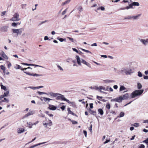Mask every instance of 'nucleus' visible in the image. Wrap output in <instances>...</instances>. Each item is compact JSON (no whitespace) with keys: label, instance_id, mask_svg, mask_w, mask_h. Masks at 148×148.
I'll list each match as a JSON object with an SVG mask.
<instances>
[{"label":"nucleus","instance_id":"nucleus-1","mask_svg":"<svg viewBox=\"0 0 148 148\" xmlns=\"http://www.w3.org/2000/svg\"><path fill=\"white\" fill-rule=\"evenodd\" d=\"M50 96L52 97H56V99L57 100H64V99L63 95L58 93H54L52 92H50L49 93Z\"/></svg>","mask_w":148,"mask_h":148},{"label":"nucleus","instance_id":"nucleus-2","mask_svg":"<svg viewBox=\"0 0 148 148\" xmlns=\"http://www.w3.org/2000/svg\"><path fill=\"white\" fill-rule=\"evenodd\" d=\"M143 89L138 90L134 91L130 95V96L132 98L140 96L143 93Z\"/></svg>","mask_w":148,"mask_h":148},{"label":"nucleus","instance_id":"nucleus-3","mask_svg":"<svg viewBox=\"0 0 148 148\" xmlns=\"http://www.w3.org/2000/svg\"><path fill=\"white\" fill-rule=\"evenodd\" d=\"M76 58L77 60V64L79 66H81V63L82 62V63L86 65L89 67L91 68L90 65L89 63L87 62L85 60L83 59H81L78 56H76Z\"/></svg>","mask_w":148,"mask_h":148},{"label":"nucleus","instance_id":"nucleus-4","mask_svg":"<svg viewBox=\"0 0 148 148\" xmlns=\"http://www.w3.org/2000/svg\"><path fill=\"white\" fill-rule=\"evenodd\" d=\"M76 58L77 60V64L79 66H81V63L82 62V63L86 65L89 67L91 68L90 65L89 63L87 62L85 60L83 59H81L78 56H76Z\"/></svg>","mask_w":148,"mask_h":148},{"label":"nucleus","instance_id":"nucleus-5","mask_svg":"<svg viewBox=\"0 0 148 148\" xmlns=\"http://www.w3.org/2000/svg\"><path fill=\"white\" fill-rule=\"evenodd\" d=\"M141 15V14H140L135 16L129 15L127 16L126 17H125L124 19L128 20L133 19L134 20H136L139 19Z\"/></svg>","mask_w":148,"mask_h":148},{"label":"nucleus","instance_id":"nucleus-6","mask_svg":"<svg viewBox=\"0 0 148 148\" xmlns=\"http://www.w3.org/2000/svg\"><path fill=\"white\" fill-rule=\"evenodd\" d=\"M43 125L45 126V127H48V126H51L52 125L51 121L48 119L46 118L45 121H43Z\"/></svg>","mask_w":148,"mask_h":148},{"label":"nucleus","instance_id":"nucleus-7","mask_svg":"<svg viewBox=\"0 0 148 148\" xmlns=\"http://www.w3.org/2000/svg\"><path fill=\"white\" fill-rule=\"evenodd\" d=\"M23 30V29L22 28L18 29H12L13 33L16 34L17 35L18 34L21 35L22 33Z\"/></svg>","mask_w":148,"mask_h":148},{"label":"nucleus","instance_id":"nucleus-8","mask_svg":"<svg viewBox=\"0 0 148 148\" xmlns=\"http://www.w3.org/2000/svg\"><path fill=\"white\" fill-rule=\"evenodd\" d=\"M20 19L19 18V15L17 13L15 14L12 18V21H19Z\"/></svg>","mask_w":148,"mask_h":148},{"label":"nucleus","instance_id":"nucleus-9","mask_svg":"<svg viewBox=\"0 0 148 148\" xmlns=\"http://www.w3.org/2000/svg\"><path fill=\"white\" fill-rule=\"evenodd\" d=\"M144 45H146L148 44V39H143L140 38L138 39Z\"/></svg>","mask_w":148,"mask_h":148},{"label":"nucleus","instance_id":"nucleus-10","mask_svg":"<svg viewBox=\"0 0 148 148\" xmlns=\"http://www.w3.org/2000/svg\"><path fill=\"white\" fill-rule=\"evenodd\" d=\"M34 113V111L33 110L30 111V110L29 111V112L28 113L26 114H25L23 117V119H25L27 117H28L29 116L32 115Z\"/></svg>","mask_w":148,"mask_h":148},{"label":"nucleus","instance_id":"nucleus-11","mask_svg":"<svg viewBox=\"0 0 148 148\" xmlns=\"http://www.w3.org/2000/svg\"><path fill=\"white\" fill-rule=\"evenodd\" d=\"M24 73H26V74L31 75V76H32L34 77H39V76H42V74H37L36 73L34 74H32L30 73L27 72L25 71H24Z\"/></svg>","mask_w":148,"mask_h":148},{"label":"nucleus","instance_id":"nucleus-12","mask_svg":"<svg viewBox=\"0 0 148 148\" xmlns=\"http://www.w3.org/2000/svg\"><path fill=\"white\" fill-rule=\"evenodd\" d=\"M9 91H7L6 92H4L3 94L1 95L0 96V100L4 98L5 97H8L9 95Z\"/></svg>","mask_w":148,"mask_h":148},{"label":"nucleus","instance_id":"nucleus-13","mask_svg":"<svg viewBox=\"0 0 148 148\" xmlns=\"http://www.w3.org/2000/svg\"><path fill=\"white\" fill-rule=\"evenodd\" d=\"M130 97V95L129 94L127 93L123 95V97H122V98L123 100H127Z\"/></svg>","mask_w":148,"mask_h":148},{"label":"nucleus","instance_id":"nucleus-14","mask_svg":"<svg viewBox=\"0 0 148 148\" xmlns=\"http://www.w3.org/2000/svg\"><path fill=\"white\" fill-rule=\"evenodd\" d=\"M133 72L132 71V70L131 69H129L128 68H127L126 71V72L125 74L126 75H130L132 73H133Z\"/></svg>","mask_w":148,"mask_h":148},{"label":"nucleus","instance_id":"nucleus-15","mask_svg":"<svg viewBox=\"0 0 148 148\" xmlns=\"http://www.w3.org/2000/svg\"><path fill=\"white\" fill-rule=\"evenodd\" d=\"M25 129L23 128H18L17 130V133L19 134L23 133Z\"/></svg>","mask_w":148,"mask_h":148},{"label":"nucleus","instance_id":"nucleus-16","mask_svg":"<svg viewBox=\"0 0 148 148\" xmlns=\"http://www.w3.org/2000/svg\"><path fill=\"white\" fill-rule=\"evenodd\" d=\"M27 127H28L29 128H32V126L33 125V124L30 122H27Z\"/></svg>","mask_w":148,"mask_h":148},{"label":"nucleus","instance_id":"nucleus-17","mask_svg":"<svg viewBox=\"0 0 148 148\" xmlns=\"http://www.w3.org/2000/svg\"><path fill=\"white\" fill-rule=\"evenodd\" d=\"M104 82L106 83H110L115 82V81L114 80L110 79H106L104 80Z\"/></svg>","mask_w":148,"mask_h":148},{"label":"nucleus","instance_id":"nucleus-18","mask_svg":"<svg viewBox=\"0 0 148 148\" xmlns=\"http://www.w3.org/2000/svg\"><path fill=\"white\" fill-rule=\"evenodd\" d=\"M49 109L51 110H54L56 109V107L53 105H49Z\"/></svg>","mask_w":148,"mask_h":148},{"label":"nucleus","instance_id":"nucleus-19","mask_svg":"<svg viewBox=\"0 0 148 148\" xmlns=\"http://www.w3.org/2000/svg\"><path fill=\"white\" fill-rule=\"evenodd\" d=\"M0 30L3 32H6L8 31V27L6 26L3 27L1 28Z\"/></svg>","mask_w":148,"mask_h":148},{"label":"nucleus","instance_id":"nucleus-20","mask_svg":"<svg viewBox=\"0 0 148 148\" xmlns=\"http://www.w3.org/2000/svg\"><path fill=\"white\" fill-rule=\"evenodd\" d=\"M123 100V99L122 98V97L121 96H120L116 98V102L120 103L121 102L122 100Z\"/></svg>","mask_w":148,"mask_h":148},{"label":"nucleus","instance_id":"nucleus-21","mask_svg":"<svg viewBox=\"0 0 148 148\" xmlns=\"http://www.w3.org/2000/svg\"><path fill=\"white\" fill-rule=\"evenodd\" d=\"M42 98L44 101L45 102H49L50 101L52 100L51 99L45 97H43Z\"/></svg>","mask_w":148,"mask_h":148},{"label":"nucleus","instance_id":"nucleus-22","mask_svg":"<svg viewBox=\"0 0 148 148\" xmlns=\"http://www.w3.org/2000/svg\"><path fill=\"white\" fill-rule=\"evenodd\" d=\"M38 93L40 95H41L42 94H46L47 95L50 96V94H49V93H50V92L47 93H46V92H40V91H38Z\"/></svg>","mask_w":148,"mask_h":148},{"label":"nucleus","instance_id":"nucleus-23","mask_svg":"<svg viewBox=\"0 0 148 148\" xmlns=\"http://www.w3.org/2000/svg\"><path fill=\"white\" fill-rule=\"evenodd\" d=\"M98 113L101 115H103V111L102 109L101 108L99 109L98 110Z\"/></svg>","mask_w":148,"mask_h":148},{"label":"nucleus","instance_id":"nucleus-24","mask_svg":"<svg viewBox=\"0 0 148 148\" xmlns=\"http://www.w3.org/2000/svg\"><path fill=\"white\" fill-rule=\"evenodd\" d=\"M2 56L5 59H8V58L6 55L4 53L3 51H2L1 53Z\"/></svg>","mask_w":148,"mask_h":148},{"label":"nucleus","instance_id":"nucleus-25","mask_svg":"<svg viewBox=\"0 0 148 148\" xmlns=\"http://www.w3.org/2000/svg\"><path fill=\"white\" fill-rule=\"evenodd\" d=\"M126 89V88L125 87L123 86H121L119 88V91H121L123 90H125Z\"/></svg>","mask_w":148,"mask_h":148},{"label":"nucleus","instance_id":"nucleus-26","mask_svg":"<svg viewBox=\"0 0 148 148\" xmlns=\"http://www.w3.org/2000/svg\"><path fill=\"white\" fill-rule=\"evenodd\" d=\"M126 69L127 68H122L120 71V72L122 73H125L126 71Z\"/></svg>","mask_w":148,"mask_h":148},{"label":"nucleus","instance_id":"nucleus-27","mask_svg":"<svg viewBox=\"0 0 148 148\" xmlns=\"http://www.w3.org/2000/svg\"><path fill=\"white\" fill-rule=\"evenodd\" d=\"M57 39L60 42H62L63 41H66V39H63V38H60L59 37L57 38Z\"/></svg>","mask_w":148,"mask_h":148},{"label":"nucleus","instance_id":"nucleus-28","mask_svg":"<svg viewBox=\"0 0 148 148\" xmlns=\"http://www.w3.org/2000/svg\"><path fill=\"white\" fill-rule=\"evenodd\" d=\"M142 85L140 83H138L137 84V88L138 90H140V89L142 88Z\"/></svg>","mask_w":148,"mask_h":148},{"label":"nucleus","instance_id":"nucleus-29","mask_svg":"<svg viewBox=\"0 0 148 148\" xmlns=\"http://www.w3.org/2000/svg\"><path fill=\"white\" fill-rule=\"evenodd\" d=\"M1 69L3 70V73H5V67L3 65H1L0 66Z\"/></svg>","mask_w":148,"mask_h":148},{"label":"nucleus","instance_id":"nucleus-30","mask_svg":"<svg viewBox=\"0 0 148 148\" xmlns=\"http://www.w3.org/2000/svg\"><path fill=\"white\" fill-rule=\"evenodd\" d=\"M1 86L2 89H3L5 90H6L7 89L5 86H3L2 83H1Z\"/></svg>","mask_w":148,"mask_h":148},{"label":"nucleus","instance_id":"nucleus-31","mask_svg":"<svg viewBox=\"0 0 148 148\" xmlns=\"http://www.w3.org/2000/svg\"><path fill=\"white\" fill-rule=\"evenodd\" d=\"M81 50H82V51H83L86 53H90V54H92V53L90 51H89L88 50H86L85 49H82V48H81Z\"/></svg>","mask_w":148,"mask_h":148},{"label":"nucleus","instance_id":"nucleus-32","mask_svg":"<svg viewBox=\"0 0 148 148\" xmlns=\"http://www.w3.org/2000/svg\"><path fill=\"white\" fill-rule=\"evenodd\" d=\"M14 68L16 69H21V66L19 65L16 64L15 66L14 67Z\"/></svg>","mask_w":148,"mask_h":148},{"label":"nucleus","instance_id":"nucleus-33","mask_svg":"<svg viewBox=\"0 0 148 148\" xmlns=\"http://www.w3.org/2000/svg\"><path fill=\"white\" fill-rule=\"evenodd\" d=\"M133 6H139V3L138 2H133L132 3Z\"/></svg>","mask_w":148,"mask_h":148},{"label":"nucleus","instance_id":"nucleus-34","mask_svg":"<svg viewBox=\"0 0 148 148\" xmlns=\"http://www.w3.org/2000/svg\"><path fill=\"white\" fill-rule=\"evenodd\" d=\"M71 1V0H67L64 2L62 3L63 5H64L66 4L69 3Z\"/></svg>","mask_w":148,"mask_h":148},{"label":"nucleus","instance_id":"nucleus-35","mask_svg":"<svg viewBox=\"0 0 148 148\" xmlns=\"http://www.w3.org/2000/svg\"><path fill=\"white\" fill-rule=\"evenodd\" d=\"M77 10L80 12H81L82 10V6L80 5L78 6L77 7Z\"/></svg>","mask_w":148,"mask_h":148},{"label":"nucleus","instance_id":"nucleus-36","mask_svg":"<svg viewBox=\"0 0 148 148\" xmlns=\"http://www.w3.org/2000/svg\"><path fill=\"white\" fill-rule=\"evenodd\" d=\"M22 64L24 65H26L27 66H32L34 65V64H29L26 63H21Z\"/></svg>","mask_w":148,"mask_h":148},{"label":"nucleus","instance_id":"nucleus-37","mask_svg":"<svg viewBox=\"0 0 148 148\" xmlns=\"http://www.w3.org/2000/svg\"><path fill=\"white\" fill-rule=\"evenodd\" d=\"M138 76L140 77H141L143 76L141 72L138 71Z\"/></svg>","mask_w":148,"mask_h":148},{"label":"nucleus","instance_id":"nucleus-38","mask_svg":"<svg viewBox=\"0 0 148 148\" xmlns=\"http://www.w3.org/2000/svg\"><path fill=\"white\" fill-rule=\"evenodd\" d=\"M124 113L123 112H121L119 114V117H123L124 116Z\"/></svg>","mask_w":148,"mask_h":148},{"label":"nucleus","instance_id":"nucleus-39","mask_svg":"<svg viewBox=\"0 0 148 148\" xmlns=\"http://www.w3.org/2000/svg\"><path fill=\"white\" fill-rule=\"evenodd\" d=\"M132 125L135 127H138L139 126V124L138 123H135Z\"/></svg>","mask_w":148,"mask_h":148},{"label":"nucleus","instance_id":"nucleus-40","mask_svg":"<svg viewBox=\"0 0 148 148\" xmlns=\"http://www.w3.org/2000/svg\"><path fill=\"white\" fill-rule=\"evenodd\" d=\"M99 90H104L105 91L106 90L105 88L104 87L102 86H99Z\"/></svg>","mask_w":148,"mask_h":148},{"label":"nucleus","instance_id":"nucleus-41","mask_svg":"<svg viewBox=\"0 0 148 148\" xmlns=\"http://www.w3.org/2000/svg\"><path fill=\"white\" fill-rule=\"evenodd\" d=\"M72 49L74 51H75L76 52V53H79V54H80V53H82L81 52H80L79 53V52L75 48H72Z\"/></svg>","mask_w":148,"mask_h":148},{"label":"nucleus","instance_id":"nucleus-42","mask_svg":"<svg viewBox=\"0 0 148 148\" xmlns=\"http://www.w3.org/2000/svg\"><path fill=\"white\" fill-rule=\"evenodd\" d=\"M27 69H32V68L30 67H28L27 68H21V70L22 71H24L25 70H26Z\"/></svg>","mask_w":148,"mask_h":148},{"label":"nucleus","instance_id":"nucleus-43","mask_svg":"<svg viewBox=\"0 0 148 148\" xmlns=\"http://www.w3.org/2000/svg\"><path fill=\"white\" fill-rule=\"evenodd\" d=\"M71 105V106L73 107H75V106L76 105L75 103L74 102H71V103H70Z\"/></svg>","mask_w":148,"mask_h":148},{"label":"nucleus","instance_id":"nucleus-44","mask_svg":"<svg viewBox=\"0 0 148 148\" xmlns=\"http://www.w3.org/2000/svg\"><path fill=\"white\" fill-rule=\"evenodd\" d=\"M57 67L61 71H63V69L58 65H57Z\"/></svg>","mask_w":148,"mask_h":148},{"label":"nucleus","instance_id":"nucleus-45","mask_svg":"<svg viewBox=\"0 0 148 148\" xmlns=\"http://www.w3.org/2000/svg\"><path fill=\"white\" fill-rule=\"evenodd\" d=\"M110 105L109 103H108L107 104L106 106V108L108 109H109L110 108Z\"/></svg>","mask_w":148,"mask_h":148},{"label":"nucleus","instance_id":"nucleus-46","mask_svg":"<svg viewBox=\"0 0 148 148\" xmlns=\"http://www.w3.org/2000/svg\"><path fill=\"white\" fill-rule=\"evenodd\" d=\"M67 8H66L65 9L64 11L62 13V15H64V14L67 12Z\"/></svg>","mask_w":148,"mask_h":148},{"label":"nucleus","instance_id":"nucleus-47","mask_svg":"<svg viewBox=\"0 0 148 148\" xmlns=\"http://www.w3.org/2000/svg\"><path fill=\"white\" fill-rule=\"evenodd\" d=\"M4 100L5 101V102L6 103H8L9 102V100L7 99L6 98H4Z\"/></svg>","mask_w":148,"mask_h":148},{"label":"nucleus","instance_id":"nucleus-48","mask_svg":"<svg viewBox=\"0 0 148 148\" xmlns=\"http://www.w3.org/2000/svg\"><path fill=\"white\" fill-rule=\"evenodd\" d=\"M67 38L69 39V40L71 41L72 42H74L73 39L72 38H71L69 37H67Z\"/></svg>","mask_w":148,"mask_h":148},{"label":"nucleus","instance_id":"nucleus-49","mask_svg":"<svg viewBox=\"0 0 148 148\" xmlns=\"http://www.w3.org/2000/svg\"><path fill=\"white\" fill-rule=\"evenodd\" d=\"M93 89L96 90H98L99 89V87L95 86L93 87Z\"/></svg>","mask_w":148,"mask_h":148},{"label":"nucleus","instance_id":"nucleus-50","mask_svg":"<svg viewBox=\"0 0 148 148\" xmlns=\"http://www.w3.org/2000/svg\"><path fill=\"white\" fill-rule=\"evenodd\" d=\"M71 122L73 124H76L77 123V122L75 121L72 120L71 121Z\"/></svg>","mask_w":148,"mask_h":148},{"label":"nucleus","instance_id":"nucleus-51","mask_svg":"<svg viewBox=\"0 0 148 148\" xmlns=\"http://www.w3.org/2000/svg\"><path fill=\"white\" fill-rule=\"evenodd\" d=\"M143 143H145L147 144H148V138H147L146 140H144L143 142Z\"/></svg>","mask_w":148,"mask_h":148},{"label":"nucleus","instance_id":"nucleus-52","mask_svg":"<svg viewBox=\"0 0 148 148\" xmlns=\"http://www.w3.org/2000/svg\"><path fill=\"white\" fill-rule=\"evenodd\" d=\"M27 5L26 4H23L21 5V7L22 8H25Z\"/></svg>","mask_w":148,"mask_h":148},{"label":"nucleus","instance_id":"nucleus-53","mask_svg":"<svg viewBox=\"0 0 148 148\" xmlns=\"http://www.w3.org/2000/svg\"><path fill=\"white\" fill-rule=\"evenodd\" d=\"M97 98L98 100L101 101V99H102L103 97H100L98 96H97Z\"/></svg>","mask_w":148,"mask_h":148},{"label":"nucleus","instance_id":"nucleus-54","mask_svg":"<svg viewBox=\"0 0 148 148\" xmlns=\"http://www.w3.org/2000/svg\"><path fill=\"white\" fill-rule=\"evenodd\" d=\"M46 113H47L50 117H52L53 116V115L50 114H49V112L47 111L46 112Z\"/></svg>","mask_w":148,"mask_h":148},{"label":"nucleus","instance_id":"nucleus-55","mask_svg":"<svg viewBox=\"0 0 148 148\" xmlns=\"http://www.w3.org/2000/svg\"><path fill=\"white\" fill-rule=\"evenodd\" d=\"M64 101H66L68 103H69V104L71 102L69 100H68L67 99H66V98H64Z\"/></svg>","mask_w":148,"mask_h":148},{"label":"nucleus","instance_id":"nucleus-56","mask_svg":"<svg viewBox=\"0 0 148 148\" xmlns=\"http://www.w3.org/2000/svg\"><path fill=\"white\" fill-rule=\"evenodd\" d=\"M28 88L32 89L33 90H35L36 89V87H32V86H30Z\"/></svg>","mask_w":148,"mask_h":148},{"label":"nucleus","instance_id":"nucleus-57","mask_svg":"<svg viewBox=\"0 0 148 148\" xmlns=\"http://www.w3.org/2000/svg\"><path fill=\"white\" fill-rule=\"evenodd\" d=\"M91 112H92V114H93V115H96V112L93 111H91Z\"/></svg>","mask_w":148,"mask_h":148},{"label":"nucleus","instance_id":"nucleus-58","mask_svg":"<svg viewBox=\"0 0 148 148\" xmlns=\"http://www.w3.org/2000/svg\"><path fill=\"white\" fill-rule=\"evenodd\" d=\"M83 133L85 135V136L86 137H87V132L86 131L84 130L83 131Z\"/></svg>","mask_w":148,"mask_h":148},{"label":"nucleus","instance_id":"nucleus-59","mask_svg":"<svg viewBox=\"0 0 148 148\" xmlns=\"http://www.w3.org/2000/svg\"><path fill=\"white\" fill-rule=\"evenodd\" d=\"M133 5L132 3L129 5V7L130 8H133Z\"/></svg>","mask_w":148,"mask_h":148},{"label":"nucleus","instance_id":"nucleus-60","mask_svg":"<svg viewBox=\"0 0 148 148\" xmlns=\"http://www.w3.org/2000/svg\"><path fill=\"white\" fill-rule=\"evenodd\" d=\"M68 113L69 114H71L73 115H75V114L72 111H69V112H68Z\"/></svg>","mask_w":148,"mask_h":148},{"label":"nucleus","instance_id":"nucleus-61","mask_svg":"<svg viewBox=\"0 0 148 148\" xmlns=\"http://www.w3.org/2000/svg\"><path fill=\"white\" fill-rule=\"evenodd\" d=\"M143 123H148V120H145L143 121Z\"/></svg>","mask_w":148,"mask_h":148},{"label":"nucleus","instance_id":"nucleus-62","mask_svg":"<svg viewBox=\"0 0 148 148\" xmlns=\"http://www.w3.org/2000/svg\"><path fill=\"white\" fill-rule=\"evenodd\" d=\"M91 46H92V47H93V46H97V45L96 43H93V44H92L91 45Z\"/></svg>","mask_w":148,"mask_h":148},{"label":"nucleus","instance_id":"nucleus-63","mask_svg":"<svg viewBox=\"0 0 148 148\" xmlns=\"http://www.w3.org/2000/svg\"><path fill=\"white\" fill-rule=\"evenodd\" d=\"M6 12L5 11L3 12L1 14V16H3L5 15Z\"/></svg>","mask_w":148,"mask_h":148},{"label":"nucleus","instance_id":"nucleus-64","mask_svg":"<svg viewBox=\"0 0 148 148\" xmlns=\"http://www.w3.org/2000/svg\"><path fill=\"white\" fill-rule=\"evenodd\" d=\"M145 146L144 145L142 144L139 147V148H145Z\"/></svg>","mask_w":148,"mask_h":148}]
</instances>
